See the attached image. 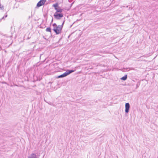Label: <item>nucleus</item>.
I'll list each match as a JSON object with an SVG mask.
<instances>
[{"instance_id": "obj_1", "label": "nucleus", "mask_w": 158, "mask_h": 158, "mask_svg": "<svg viewBox=\"0 0 158 158\" xmlns=\"http://www.w3.org/2000/svg\"><path fill=\"white\" fill-rule=\"evenodd\" d=\"M64 22V20L63 21L62 24L61 25L57 26L56 24L55 23L53 24V30L55 32L56 34H59L61 32Z\"/></svg>"}, {"instance_id": "obj_2", "label": "nucleus", "mask_w": 158, "mask_h": 158, "mask_svg": "<svg viewBox=\"0 0 158 158\" xmlns=\"http://www.w3.org/2000/svg\"><path fill=\"white\" fill-rule=\"evenodd\" d=\"M74 71V70H67L66 72L64 73L63 74L59 76H58V78H60L64 77L69 74H70L71 73H72Z\"/></svg>"}, {"instance_id": "obj_3", "label": "nucleus", "mask_w": 158, "mask_h": 158, "mask_svg": "<svg viewBox=\"0 0 158 158\" xmlns=\"http://www.w3.org/2000/svg\"><path fill=\"white\" fill-rule=\"evenodd\" d=\"M54 17L57 19H60L61 18L63 17L62 14L55 13L54 15Z\"/></svg>"}, {"instance_id": "obj_4", "label": "nucleus", "mask_w": 158, "mask_h": 158, "mask_svg": "<svg viewBox=\"0 0 158 158\" xmlns=\"http://www.w3.org/2000/svg\"><path fill=\"white\" fill-rule=\"evenodd\" d=\"M46 1V0H40L37 3V6L39 7L41 6L44 4Z\"/></svg>"}, {"instance_id": "obj_5", "label": "nucleus", "mask_w": 158, "mask_h": 158, "mask_svg": "<svg viewBox=\"0 0 158 158\" xmlns=\"http://www.w3.org/2000/svg\"><path fill=\"white\" fill-rule=\"evenodd\" d=\"M125 107V112L126 113H127L129 112V110L130 108V105L129 103H126Z\"/></svg>"}, {"instance_id": "obj_6", "label": "nucleus", "mask_w": 158, "mask_h": 158, "mask_svg": "<svg viewBox=\"0 0 158 158\" xmlns=\"http://www.w3.org/2000/svg\"><path fill=\"white\" fill-rule=\"evenodd\" d=\"M28 158H37V155L34 153L31 154Z\"/></svg>"}, {"instance_id": "obj_7", "label": "nucleus", "mask_w": 158, "mask_h": 158, "mask_svg": "<svg viewBox=\"0 0 158 158\" xmlns=\"http://www.w3.org/2000/svg\"><path fill=\"white\" fill-rule=\"evenodd\" d=\"M56 12L55 13L61 12L63 11V10L60 8H56Z\"/></svg>"}, {"instance_id": "obj_8", "label": "nucleus", "mask_w": 158, "mask_h": 158, "mask_svg": "<svg viewBox=\"0 0 158 158\" xmlns=\"http://www.w3.org/2000/svg\"><path fill=\"white\" fill-rule=\"evenodd\" d=\"M127 75H126L121 78V79L125 81L127 79Z\"/></svg>"}, {"instance_id": "obj_9", "label": "nucleus", "mask_w": 158, "mask_h": 158, "mask_svg": "<svg viewBox=\"0 0 158 158\" xmlns=\"http://www.w3.org/2000/svg\"><path fill=\"white\" fill-rule=\"evenodd\" d=\"M46 31H47L51 32V29L50 27H47L46 28Z\"/></svg>"}, {"instance_id": "obj_10", "label": "nucleus", "mask_w": 158, "mask_h": 158, "mask_svg": "<svg viewBox=\"0 0 158 158\" xmlns=\"http://www.w3.org/2000/svg\"><path fill=\"white\" fill-rule=\"evenodd\" d=\"M53 6L55 7V9L56 10V8H57V7L58 6V4H57L56 3L55 4H54L53 5Z\"/></svg>"}, {"instance_id": "obj_11", "label": "nucleus", "mask_w": 158, "mask_h": 158, "mask_svg": "<svg viewBox=\"0 0 158 158\" xmlns=\"http://www.w3.org/2000/svg\"><path fill=\"white\" fill-rule=\"evenodd\" d=\"M0 9L3 10L4 9V6L3 5H0Z\"/></svg>"}, {"instance_id": "obj_12", "label": "nucleus", "mask_w": 158, "mask_h": 158, "mask_svg": "<svg viewBox=\"0 0 158 158\" xmlns=\"http://www.w3.org/2000/svg\"><path fill=\"white\" fill-rule=\"evenodd\" d=\"M4 17H3L2 19H0V22H1V20L4 19Z\"/></svg>"}, {"instance_id": "obj_13", "label": "nucleus", "mask_w": 158, "mask_h": 158, "mask_svg": "<svg viewBox=\"0 0 158 158\" xmlns=\"http://www.w3.org/2000/svg\"><path fill=\"white\" fill-rule=\"evenodd\" d=\"M7 15H6L5 16H4V17H5V18H6L7 17Z\"/></svg>"}, {"instance_id": "obj_14", "label": "nucleus", "mask_w": 158, "mask_h": 158, "mask_svg": "<svg viewBox=\"0 0 158 158\" xmlns=\"http://www.w3.org/2000/svg\"><path fill=\"white\" fill-rule=\"evenodd\" d=\"M44 101L48 103V102H46V101H45V100L44 99Z\"/></svg>"}]
</instances>
